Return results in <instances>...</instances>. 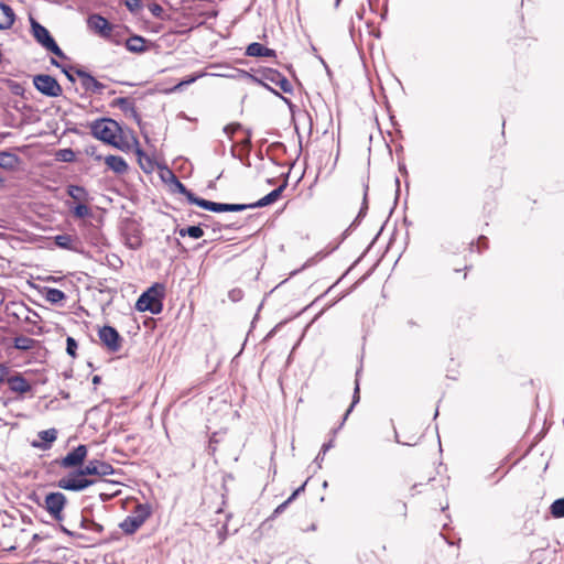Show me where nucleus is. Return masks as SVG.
Segmentation results:
<instances>
[{
    "label": "nucleus",
    "mask_w": 564,
    "mask_h": 564,
    "mask_svg": "<svg viewBox=\"0 0 564 564\" xmlns=\"http://www.w3.org/2000/svg\"><path fill=\"white\" fill-rule=\"evenodd\" d=\"M394 440L397 443L402 444V442L399 440L398 432L394 430ZM403 445L412 446V443H403Z\"/></svg>",
    "instance_id": "e2e57ef3"
},
{
    "label": "nucleus",
    "mask_w": 564,
    "mask_h": 564,
    "mask_svg": "<svg viewBox=\"0 0 564 564\" xmlns=\"http://www.w3.org/2000/svg\"><path fill=\"white\" fill-rule=\"evenodd\" d=\"M175 232H177L180 237L188 236L193 239H199L204 236V230L202 228V225L178 228L175 230Z\"/></svg>",
    "instance_id": "bb28decb"
},
{
    "label": "nucleus",
    "mask_w": 564,
    "mask_h": 564,
    "mask_svg": "<svg viewBox=\"0 0 564 564\" xmlns=\"http://www.w3.org/2000/svg\"><path fill=\"white\" fill-rule=\"evenodd\" d=\"M290 502H291V501H289V498H288L284 502H282L281 505H279V506L274 509L272 517H276V516L281 514V513L286 509V507L289 506V503H290Z\"/></svg>",
    "instance_id": "49530a36"
},
{
    "label": "nucleus",
    "mask_w": 564,
    "mask_h": 564,
    "mask_svg": "<svg viewBox=\"0 0 564 564\" xmlns=\"http://www.w3.org/2000/svg\"><path fill=\"white\" fill-rule=\"evenodd\" d=\"M37 436L40 441H33L31 445L34 448L46 451L52 447L53 442L57 438V431L56 429L44 430L39 432Z\"/></svg>",
    "instance_id": "f3484780"
},
{
    "label": "nucleus",
    "mask_w": 564,
    "mask_h": 564,
    "mask_svg": "<svg viewBox=\"0 0 564 564\" xmlns=\"http://www.w3.org/2000/svg\"><path fill=\"white\" fill-rule=\"evenodd\" d=\"M66 299V294L55 288H47L45 290V300L51 304H59Z\"/></svg>",
    "instance_id": "c85d7f7f"
},
{
    "label": "nucleus",
    "mask_w": 564,
    "mask_h": 564,
    "mask_svg": "<svg viewBox=\"0 0 564 564\" xmlns=\"http://www.w3.org/2000/svg\"><path fill=\"white\" fill-rule=\"evenodd\" d=\"M55 245L65 250L78 251V239L70 235L62 234L54 237Z\"/></svg>",
    "instance_id": "5701e85b"
},
{
    "label": "nucleus",
    "mask_w": 564,
    "mask_h": 564,
    "mask_svg": "<svg viewBox=\"0 0 564 564\" xmlns=\"http://www.w3.org/2000/svg\"><path fill=\"white\" fill-rule=\"evenodd\" d=\"M21 163V159L13 152L0 151V167L7 171H14Z\"/></svg>",
    "instance_id": "412c9836"
},
{
    "label": "nucleus",
    "mask_w": 564,
    "mask_h": 564,
    "mask_svg": "<svg viewBox=\"0 0 564 564\" xmlns=\"http://www.w3.org/2000/svg\"><path fill=\"white\" fill-rule=\"evenodd\" d=\"M75 158V152L70 148L59 149L55 153V159L59 162L70 163Z\"/></svg>",
    "instance_id": "473e14b6"
},
{
    "label": "nucleus",
    "mask_w": 564,
    "mask_h": 564,
    "mask_svg": "<svg viewBox=\"0 0 564 564\" xmlns=\"http://www.w3.org/2000/svg\"><path fill=\"white\" fill-rule=\"evenodd\" d=\"M251 137H252L251 130L247 129L246 138L241 141V145L248 150H250V148H251Z\"/></svg>",
    "instance_id": "a18cd8bd"
},
{
    "label": "nucleus",
    "mask_w": 564,
    "mask_h": 564,
    "mask_svg": "<svg viewBox=\"0 0 564 564\" xmlns=\"http://www.w3.org/2000/svg\"><path fill=\"white\" fill-rule=\"evenodd\" d=\"M104 160L107 166L116 174H124L129 169L128 163L122 156L110 154L105 156Z\"/></svg>",
    "instance_id": "aec40b11"
},
{
    "label": "nucleus",
    "mask_w": 564,
    "mask_h": 564,
    "mask_svg": "<svg viewBox=\"0 0 564 564\" xmlns=\"http://www.w3.org/2000/svg\"><path fill=\"white\" fill-rule=\"evenodd\" d=\"M265 89H268L269 91L273 93L275 96L280 97L281 99H283L286 104H291L290 100L285 97H283L279 91H276L275 89H273L272 87H270V85H268L267 83H264V85H262Z\"/></svg>",
    "instance_id": "603ef678"
},
{
    "label": "nucleus",
    "mask_w": 564,
    "mask_h": 564,
    "mask_svg": "<svg viewBox=\"0 0 564 564\" xmlns=\"http://www.w3.org/2000/svg\"><path fill=\"white\" fill-rule=\"evenodd\" d=\"M79 527L85 530H91L98 533L104 531V525L95 522L94 520L82 517Z\"/></svg>",
    "instance_id": "c9c22d12"
},
{
    "label": "nucleus",
    "mask_w": 564,
    "mask_h": 564,
    "mask_svg": "<svg viewBox=\"0 0 564 564\" xmlns=\"http://www.w3.org/2000/svg\"><path fill=\"white\" fill-rule=\"evenodd\" d=\"M88 28L104 37L110 36L112 31L111 23L100 14H91L87 19Z\"/></svg>",
    "instance_id": "4468645a"
},
{
    "label": "nucleus",
    "mask_w": 564,
    "mask_h": 564,
    "mask_svg": "<svg viewBox=\"0 0 564 564\" xmlns=\"http://www.w3.org/2000/svg\"><path fill=\"white\" fill-rule=\"evenodd\" d=\"M550 513L555 519L564 518V497L555 499L550 506Z\"/></svg>",
    "instance_id": "2f4dec72"
},
{
    "label": "nucleus",
    "mask_w": 564,
    "mask_h": 564,
    "mask_svg": "<svg viewBox=\"0 0 564 564\" xmlns=\"http://www.w3.org/2000/svg\"><path fill=\"white\" fill-rule=\"evenodd\" d=\"M359 400H360V397H359V381H358V379H356L351 404L347 409L346 413L344 414L343 421L340 422L338 429H340L344 425V423L347 420L349 413L352 411L354 406L359 402Z\"/></svg>",
    "instance_id": "f704fd0d"
},
{
    "label": "nucleus",
    "mask_w": 564,
    "mask_h": 564,
    "mask_svg": "<svg viewBox=\"0 0 564 564\" xmlns=\"http://www.w3.org/2000/svg\"><path fill=\"white\" fill-rule=\"evenodd\" d=\"M8 373V367L0 364V382H3Z\"/></svg>",
    "instance_id": "13d9d810"
},
{
    "label": "nucleus",
    "mask_w": 564,
    "mask_h": 564,
    "mask_svg": "<svg viewBox=\"0 0 564 564\" xmlns=\"http://www.w3.org/2000/svg\"><path fill=\"white\" fill-rule=\"evenodd\" d=\"M478 250L487 249L488 248V239L485 236H480L477 241Z\"/></svg>",
    "instance_id": "8fccbe9b"
},
{
    "label": "nucleus",
    "mask_w": 564,
    "mask_h": 564,
    "mask_svg": "<svg viewBox=\"0 0 564 564\" xmlns=\"http://www.w3.org/2000/svg\"><path fill=\"white\" fill-rule=\"evenodd\" d=\"M77 341L75 338L68 336L66 338V352L70 356V357H75L76 356V350H77Z\"/></svg>",
    "instance_id": "ea45409f"
},
{
    "label": "nucleus",
    "mask_w": 564,
    "mask_h": 564,
    "mask_svg": "<svg viewBox=\"0 0 564 564\" xmlns=\"http://www.w3.org/2000/svg\"><path fill=\"white\" fill-rule=\"evenodd\" d=\"M51 64L59 68L63 67L55 58H51Z\"/></svg>",
    "instance_id": "0e129e2a"
},
{
    "label": "nucleus",
    "mask_w": 564,
    "mask_h": 564,
    "mask_svg": "<svg viewBox=\"0 0 564 564\" xmlns=\"http://www.w3.org/2000/svg\"><path fill=\"white\" fill-rule=\"evenodd\" d=\"M229 297L232 300V301H238L239 299H241V291L240 290H232L229 292Z\"/></svg>",
    "instance_id": "6e6d98bb"
},
{
    "label": "nucleus",
    "mask_w": 564,
    "mask_h": 564,
    "mask_svg": "<svg viewBox=\"0 0 564 564\" xmlns=\"http://www.w3.org/2000/svg\"><path fill=\"white\" fill-rule=\"evenodd\" d=\"M364 11L365 9H361V11L357 12V18L361 20L364 18Z\"/></svg>",
    "instance_id": "69168bd1"
},
{
    "label": "nucleus",
    "mask_w": 564,
    "mask_h": 564,
    "mask_svg": "<svg viewBox=\"0 0 564 564\" xmlns=\"http://www.w3.org/2000/svg\"><path fill=\"white\" fill-rule=\"evenodd\" d=\"M35 344H36L35 339L21 335V336H17L14 338L13 347L18 350L26 351V350L32 349L35 346Z\"/></svg>",
    "instance_id": "cd10ccee"
},
{
    "label": "nucleus",
    "mask_w": 564,
    "mask_h": 564,
    "mask_svg": "<svg viewBox=\"0 0 564 564\" xmlns=\"http://www.w3.org/2000/svg\"><path fill=\"white\" fill-rule=\"evenodd\" d=\"M30 25L33 37L41 46L59 58H66L65 53L44 25L33 17H30Z\"/></svg>",
    "instance_id": "7ed1b4c3"
},
{
    "label": "nucleus",
    "mask_w": 564,
    "mask_h": 564,
    "mask_svg": "<svg viewBox=\"0 0 564 564\" xmlns=\"http://www.w3.org/2000/svg\"><path fill=\"white\" fill-rule=\"evenodd\" d=\"M15 20V13L13 9L11 8V14H6V12L0 10V30H8L10 29Z\"/></svg>",
    "instance_id": "72a5a7b5"
},
{
    "label": "nucleus",
    "mask_w": 564,
    "mask_h": 564,
    "mask_svg": "<svg viewBox=\"0 0 564 564\" xmlns=\"http://www.w3.org/2000/svg\"><path fill=\"white\" fill-rule=\"evenodd\" d=\"M67 503L66 496L61 491L48 492L44 499V508L56 521L64 519L63 511Z\"/></svg>",
    "instance_id": "0eeeda50"
},
{
    "label": "nucleus",
    "mask_w": 564,
    "mask_h": 564,
    "mask_svg": "<svg viewBox=\"0 0 564 564\" xmlns=\"http://www.w3.org/2000/svg\"><path fill=\"white\" fill-rule=\"evenodd\" d=\"M111 107H118L126 116H130L143 131L144 123L135 109L133 101L128 97H119L111 101Z\"/></svg>",
    "instance_id": "9b49d317"
},
{
    "label": "nucleus",
    "mask_w": 564,
    "mask_h": 564,
    "mask_svg": "<svg viewBox=\"0 0 564 564\" xmlns=\"http://www.w3.org/2000/svg\"><path fill=\"white\" fill-rule=\"evenodd\" d=\"M98 337L109 352H118L122 347V336L110 325L100 327L98 330Z\"/></svg>",
    "instance_id": "6e6552de"
},
{
    "label": "nucleus",
    "mask_w": 564,
    "mask_h": 564,
    "mask_svg": "<svg viewBox=\"0 0 564 564\" xmlns=\"http://www.w3.org/2000/svg\"><path fill=\"white\" fill-rule=\"evenodd\" d=\"M164 296V284L154 283L139 296L135 308L139 312H150L153 315H158L163 311Z\"/></svg>",
    "instance_id": "f03ea898"
},
{
    "label": "nucleus",
    "mask_w": 564,
    "mask_h": 564,
    "mask_svg": "<svg viewBox=\"0 0 564 564\" xmlns=\"http://www.w3.org/2000/svg\"><path fill=\"white\" fill-rule=\"evenodd\" d=\"M100 499H101L102 501H106V500H108V499H109V496H108V495H106V494H100Z\"/></svg>",
    "instance_id": "338daca9"
},
{
    "label": "nucleus",
    "mask_w": 564,
    "mask_h": 564,
    "mask_svg": "<svg viewBox=\"0 0 564 564\" xmlns=\"http://www.w3.org/2000/svg\"><path fill=\"white\" fill-rule=\"evenodd\" d=\"M151 507L148 503H138L131 516H128L119 528L126 534H133L151 516Z\"/></svg>",
    "instance_id": "20e7f679"
},
{
    "label": "nucleus",
    "mask_w": 564,
    "mask_h": 564,
    "mask_svg": "<svg viewBox=\"0 0 564 564\" xmlns=\"http://www.w3.org/2000/svg\"><path fill=\"white\" fill-rule=\"evenodd\" d=\"M242 129V124L239 122L229 123L224 127L223 131L225 134L228 135V138L231 140L232 135L236 131Z\"/></svg>",
    "instance_id": "a19ab883"
},
{
    "label": "nucleus",
    "mask_w": 564,
    "mask_h": 564,
    "mask_svg": "<svg viewBox=\"0 0 564 564\" xmlns=\"http://www.w3.org/2000/svg\"><path fill=\"white\" fill-rule=\"evenodd\" d=\"M124 6L132 14H139L143 8L142 0H124Z\"/></svg>",
    "instance_id": "4c0bfd02"
},
{
    "label": "nucleus",
    "mask_w": 564,
    "mask_h": 564,
    "mask_svg": "<svg viewBox=\"0 0 564 564\" xmlns=\"http://www.w3.org/2000/svg\"><path fill=\"white\" fill-rule=\"evenodd\" d=\"M200 75H194V76H189L188 78L186 79H183L181 80L178 84H176L171 90L172 91H177L180 90L183 86H186V85H189V84H193L194 82H196L197 78H199Z\"/></svg>",
    "instance_id": "79ce46f5"
},
{
    "label": "nucleus",
    "mask_w": 564,
    "mask_h": 564,
    "mask_svg": "<svg viewBox=\"0 0 564 564\" xmlns=\"http://www.w3.org/2000/svg\"><path fill=\"white\" fill-rule=\"evenodd\" d=\"M135 143V155L138 156V162L140 167L144 173H152L155 167L154 161L148 156L144 151L140 148L138 140L134 138Z\"/></svg>",
    "instance_id": "4be33fe9"
},
{
    "label": "nucleus",
    "mask_w": 564,
    "mask_h": 564,
    "mask_svg": "<svg viewBox=\"0 0 564 564\" xmlns=\"http://www.w3.org/2000/svg\"><path fill=\"white\" fill-rule=\"evenodd\" d=\"M62 72L65 74L66 78L72 82V83H75L76 82V78H75V70H73L72 67H62Z\"/></svg>",
    "instance_id": "c03bdc74"
},
{
    "label": "nucleus",
    "mask_w": 564,
    "mask_h": 564,
    "mask_svg": "<svg viewBox=\"0 0 564 564\" xmlns=\"http://www.w3.org/2000/svg\"><path fill=\"white\" fill-rule=\"evenodd\" d=\"M276 53L274 50L264 46L262 57H275Z\"/></svg>",
    "instance_id": "5fc2aeb1"
},
{
    "label": "nucleus",
    "mask_w": 564,
    "mask_h": 564,
    "mask_svg": "<svg viewBox=\"0 0 564 564\" xmlns=\"http://www.w3.org/2000/svg\"><path fill=\"white\" fill-rule=\"evenodd\" d=\"M149 10L155 18H162V14L164 12L163 8L155 2L149 4Z\"/></svg>",
    "instance_id": "37998d69"
},
{
    "label": "nucleus",
    "mask_w": 564,
    "mask_h": 564,
    "mask_svg": "<svg viewBox=\"0 0 564 564\" xmlns=\"http://www.w3.org/2000/svg\"><path fill=\"white\" fill-rule=\"evenodd\" d=\"M264 45L258 42L250 43L246 48V55L251 57H262Z\"/></svg>",
    "instance_id": "e433bc0d"
},
{
    "label": "nucleus",
    "mask_w": 564,
    "mask_h": 564,
    "mask_svg": "<svg viewBox=\"0 0 564 564\" xmlns=\"http://www.w3.org/2000/svg\"><path fill=\"white\" fill-rule=\"evenodd\" d=\"M122 238L124 240V245L131 250H138L142 246V237L141 232H139L135 228H127L123 232H121Z\"/></svg>",
    "instance_id": "6ab92c4d"
},
{
    "label": "nucleus",
    "mask_w": 564,
    "mask_h": 564,
    "mask_svg": "<svg viewBox=\"0 0 564 564\" xmlns=\"http://www.w3.org/2000/svg\"><path fill=\"white\" fill-rule=\"evenodd\" d=\"M59 530H61L63 533H65L66 535L72 536V538H79V539H83V538H84V535H83V534H78V533H76V532H74V531H70V530H68L66 527H64L63 524H59Z\"/></svg>",
    "instance_id": "de8ad7c7"
},
{
    "label": "nucleus",
    "mask_w": 564,
    "mask_h": 564,
    "mask_svg": "<svg viewBox=\"0 0 564 564\" xmlns=\"http://www.w3.org/2000/svg\"><path fill=\"white\" fill-rule=\"evenodd\" d=\"M0 10L6 12V14H11V7L2 1H0Z\"/></svg>",
    "instance_id": "052dcab7"
},
{
    "label": "nucleus",
    "mask_w": 564,
    "mask_h": 564,
    "mask_svg": "<svg viewBox=\"0 0 564 564\" xmlns=\"http://www.w3.org/2000/svg\"><path fill=\"white\" fill-rule=\"evenodd\" d=\"M70 210L75 218L83 219L91 216V210L85 202L76 204Z\"/></svg>",
    "instance_id": "c756f323"
},
{
    "label": "nucleus",
    "mask_w": 564,
    "mask_h": 564,
    "mask_svg": "<svg viewBox=\"0 0 564 564\" xmlns=\"http://www.w3.org/2000/svg\"><path fill=\"white\" fill-rule=\"evenodd\" d=\"M76 76L80 78V85L87 93L101 94L105 85L97 80L89 72L84 68L75 69Z\"/></svg>",
    "instance_id": "f8f14e48"
},
{
    "label": "nucleus",
    "mask_w": 564,
    "mask_h": 564,
    "mask_svg": "<svg viewBox=\"0 0 564 564\" xmlns=\"http://www.w3.org/2000/svg\"><path fill=\"white\" fill-rule=\"evenodd\" d=\"M166 173L169 175V178H165L164 176L162 177L165 182H171L173 192L184 195L189 204L195 205L198 196L195 195L191 189H188L171 170L166 169Z\"/></svg>",
    "instance_id": "2eb2a0df"
},
{
    "label": "nucleus",
    "mask_w": 564,
    "mask_h": 564,
    "mask_svg": "<svg viewBox=\"0 0 564 564\" xmlns=\"http://www.w3.org/2000/svg\"><path fill=\"white\" fill-rule=\"evenodd\" d=\"M243 73H245V74H246V75H247V76H248L252 82H254V83H257V84H259V85H261V86H262V85H264V80H265V79H263L262 77H261V78H259V77H257V76H254V75H250V74H249V73H247V72H243Z\"/></svg>",
    "instance_id": "4d7b16f0"
},
{
    "label": "nucleus",
    "mask_w": 564,
    "mask_h": 564,
    "mask_svg": "<svg viewBox=\"0 0 564 564\" xmlns=\"http://www.w3.org/2000/svg\"><path fill=\"white\" fill-rule=\"evenodd\" d=\"M34 87L46 97H59L63 93L59 83L51 75L39 74L33 77Z\"/></svg>",
    "instance_id": "423d86ee"
},
{
    "label": "nucleus",
    "mask_w": 564,
    "mask_h": 564,
    "mask_svg": "<svg viewBox=\"0 0 564 564\" xmlns=\"http://www.w3.org/2000/svg\"><path fill=\"white\" fill-rule=\"evenodd\" d=\"M262 78L279 86L285 94L293 93V86L290 80L276 69L264 68L262 70Z\"/></svg>",
    "instance_id": "ddd939ff"
},
{
    "label": "nucleus",
    "mask_w": 564,
    "mask_h": 564,
    "mask_svg": "<svg viewBox=\"0 0 564 564\" xmlns=\"http://www.w3.org/2000/svg\"><path fill=\"white\" fill-rule=\"evenodd\" d=\"M126 48L131 53H144L147 51L145 39L141 35H132L126 41Z\"/></svg>",
    "instance_id": "b1692460"
},
{
    "label": "nucleus",
    "mask_w": 564,
    "mask_h": 564,
    "mask_svg": "<svg viewBox=\"0 0 564 564\" xmlns=\"http://www.w3.org/2000/svg\"><path fill=\"white\" fill-rule=\"evenodd\" d=\"M90 134L106 144L126 151L129 145L117 140V134L122 132V127L112 118H98L89 123Z\"/></svg>",
    "instance_id": "f257e3e1"
},
{
    "label": "nucleus",
    "mask_w": 564,
    "mask_h": 564,
    "mask_svg": "<svg viewBox=\"0 0 564 564\" xmlns=\"http://www.w3.org/2000/svg\"><path fill=\"white\" fill-rule=\"evenodd\" d=\"M195 205L213 213H227V203H216L198 197Z\"/></svg>",
    "instance_id": "393cba45"
},
{
    "label": "nucleus",
    "mask_w": 564,
    "mask_h": 564,
    "mask_svg": "<svg viewBox=\"0 0 564 564\" xmlns=\"http://www.w3.org/2000/svg\"><path fill=\"white\" fill-rule=\"evenodd\" d=\"M96 484V480L87 478L86 474H79V468L62 477L57 481V487L68 491H83Z\"/></svg>",
    "instance_id": "39448f33"
},
{
    "label": "nucleus",
    "mask_w": 564,
    "mask_h": 564,
    "mask_svg": "<svg viewBox=\"0 0 564 564\" xmlns=\"http://www.w3.org/2000/svg\"><path fill=\"white\" fill-rule=\"evenodd\" d=\"M368 189H369V186L368 184H364V197H362V204H361V207L359 209V213L357 215V217L355 218V220L352 221L351 226H356L360 220L361 218H364L367 214V210H368Z\"/></svg>",
    "instance_id": "7c9ffc66"
},
{
    "label": "nucleus",
    "mask_w": 564,
    "mask_h": 564,
    "mask_svg": "<svg viewBox=\"0 0 564 564\" xmlns=\"http://www.w3.org/2000/svg\"><path fill=\"white\" fill-rule=\"evenodd\" d=\"M288 176L289 173L286 174V178L284 180V182L279 187L274 188L259 200L252 203L253 208H261L275 203L281 197L283 191L288 186Z\"/></svg>",
    "instance_id": "dca6fc26"
},
{
    "label": "nucleus",
    "mask_w": 564,
    "mask_h": 564,
    "mask_svg": "<svg viewBox=\"0 0 564 564\" xmlns=\"http://www.w3.org/2000/svg\"><path fill=\"white\" fill-rule=\"evenodd\" d=\"M91 382H93L94 386L99 384L101 382V377L98 376V375L94 376L93 379H91Z\"/></svg>",
    "instance_id": "680f3d73"
},
{
    "label": "nucleus",
    "mask_w": 564,
    "mask_h": 564,
    "mask_svg": "<svg viewBox=\"0 0 564 564\" xmlns=\"http://www.w3.org/2000/svg\"><path fill=\"white\" fill-rule=\"evenodd\" d=\"M7 382L12 392L28 393L32 390V386L21 373H15L14 376L9 377Z\"/></svg>",
    "instance_id": "a211bd4d"
},
{
    "label": "nucleus",
    "mask_w": 564,
    "mask_h": 564,
    "mask_svg": "<svg viewBox=\"0 0 564 564\" xmlns=\"http://www.w3.org/2000/svg\"><path fill=\"white\" fill-rule=\"evenodd\" d=\"M68 196H70L74 200H77L78 203L87 202L89 194L86 191L85 187L80 185H68L66 189Z\"/></svg>",
    "instance_id": "a878e982"
},
{
    "label": "nucleus",
    "mask_w": 564,
    "mask_h": 564,
    "mask_svg": "<svg viewBox=\"0 0 564 564\" xmlns=\"http://www.w3.org/2000/svg\"><path fill=\"white\" fill-rule=\"evenodd\" d=\"M115 473L116 469L111 464L99 459L89 460L84 467H79V474L87 476H109Z\"/></svg>",
    "instance_id": "1a4fd4ad"
},
{
    "label": "nucleus",
    "mask_w": 564,
    "mask_h": 564,
    "mask_svg": "<svg viewBox=\"0 0 564 564\" xmlns=\"http://www.w3.org/2000/svg\"><path fill=\"white\" fill-rule=\"evenodd\" d=\"M87 446L84 444H79L70 452H68L62 459L61 466L63 468H74V467H83V463L87 456Z\"/></svg>",
    "instance_id": "9d476101"
},
{
    "label": "nucleus",
    "mask_w": 564,
    "mask_h": 564,
    "mask_svg": "<svg viewBox=\"0 0 564 564\" xmlns=\"http://www.w3.org/2000/svg\"><path fill=\"white\" fill-rule=\"evenodd\" d=\"M306 481L292 492V495L289 497V501H293L302 491H304Z\"/></svg>",
    "instance_id": "3c124183"
},
{
    "label": "nucleus",
    "mask_w": 564,
    "mask_h": 564,
    "mask_svg": "<svg viewBox=\"0 0 564 564\" xmlns=\"http://www.w3.org/2000/svg\"><path fill=\"white\" fill-rule=\"evenodd\" d=\"M333 447H334V441L329 440L328 442H326L322 445L321 452L323 453V455H325Z\"/></svg>",
    "instance_id": "864d4df0"
},
{
    "label": "nucleus",
    "mask_w": 564,
    "mask_h": 564,
    "mask_svg": "<svg viewBox=\"0 0 564 564\" xmlns=\"http://www.w3.org/2000/svg\"><path fill=\"white\" fill-rule=\"evenodd\" d=\"M325 455H323L322 452L317 454V456L314 459V463L317 465L318 468H322V463L324 460Z\"/></svg>",
    "instance_id": "bf43d9fd"
},
{
    "label": "nucleus",
    "mask_w": 564,
    "mask_h": 564,
    "mask_svg": "<svg viewBox=\"0 0 564 564\" xmlns=\"http://www.w3.org/2000/svg\"><path fill=\"white\" fill-rule=\"evenodd\" d=\"M252 203L251 204H229L227 203V213H237V212H243L246 209H252Z\"/></svg>",
    "instance_id": "58836bf2"
},
{
    "label": "nucleus",
    "mask_w": 564,
    "mask_h": 564,
    "mask_svg": "<svg viewBox=\"0 0 564 564\" xmlns=\"http://www.w3.org/2000/svg\"><path fill=\"white\" fill-rule=\"evenodd\" d=\"M397 193L400 191V181L399 177H395Z\"/></svg>",
    "instance_id": "774afa93"
},
{
    "label": "nucleus",
    "mask_w": 564,
    "mask_h": 564,
    "mask_svg": "<svg viewBox=\"0 0 564 564\" xmlns=\"http://www.w3.org/2000/svg\"><path fill=\"white\" fill-rule=\"evenodd\" d=\"M86 153L90 156H93L96 161H101L104 160V156L101 154H97L96 153V148L95 147H90V148H87L86 149Z\"/></svg>",
    "instance_id": "09e8293b"
}]
</instances>
